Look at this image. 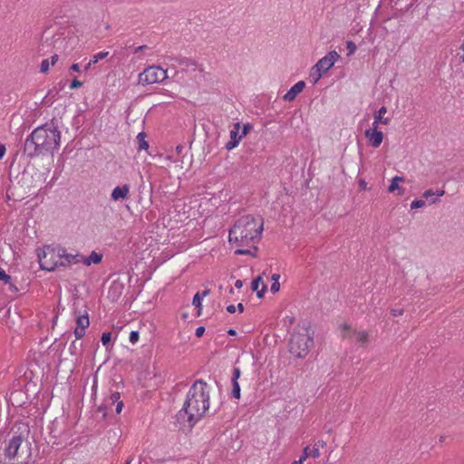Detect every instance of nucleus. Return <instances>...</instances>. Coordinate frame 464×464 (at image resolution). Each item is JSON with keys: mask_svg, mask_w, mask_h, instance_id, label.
Here are the masks:
<instances>
[{"mask_svg": "<svg viewBox=\"0 0 464 464\" xmlns=\"http://www.w3.org/2000/svg\"><path fill=\"white\" fill-rule=\"evenodd\" d=\"M209 409V392L207 382L202 379L196 380L189 388L182 409L177 413V421H188L192 428Z\"/></svg>", "mask_w": 464, "mask_h": 464, "instance_id": "f257e3e1", "label": "nucleus"}, {"mask_svg": "<svg viewBox=\"0 0 464 464\" xmlns=\"http://www.w3.org/2000/svg\"><path fill=\"white\" fill-rule=\"evenodd\" d=\"M32 139H35L38 146L46 154H53L60 146L61 132L58 129L57 120L53 118L32 131Z\"/></svg>", "mask_w": 464, "mask_h": 464, "instance_id": "f03ea898", "label": "nucleus"}, {"mask_svg": "<svg viewBox=\"0 0 464 464\" xmlns=\"http://www.w3.org/2000/svg\"><path fill=\"white\" fill-rule=\"evenodd\" d=\"M263 231V219L251 215L243 216L236 221L231 228V235L237 238L246 239V244L259 240Z\"/></svg>", "mask_w": 464, "mask_h": 464, "instance_id": "7ed1b4c3", "label": "nucleus"}, {"mask_svg": "<svg viewBox=\"0 0 464 464\" xmlns=\"http://www.w3.org/2000/svg\"><path fill=\"white\" fill-rule=\"evenodd\" d=\"M59 246H44L43 249H37L40 268L46 271H53L56 267L65 266V263L58 258Z\"/></svg>", "mask_w": 464, "mask_h": 464, "instance_id": "20e7f679", "label": "nucleus"}, {"mask_svg": "<svg viewBox=\"0 0 464 464\" xmlns=\"http://www.w3.org/2000/svg\"><path fill=\"white\" fill-rule=\"evenodd\" d=\"M314 340L304 334H293L289 340V352L297 358H304L309 352Z\"/></svg>", "mask_w": 464, "mask_h": 464, "instance_id": "39448f33", "label": "nucleus"}, {"mask_svg": "<svg viewBox=\"0 0 464 464\" xmlns=\"http://www.w3.org/2000/svg\"><path fill=\"white\" fill-rule=\"evenodd\" d=\"M109 278L112 279V282L109 287L107 297L115 303L121 298L124 290L125 281L130 280V276L126 273H113L110 275Z\"/></svg>", "mask_w": 464, "mask_h": 464, "instance_id": "423d86ee", "label": "nucleus"}, {"mask_svg": "<svg viewBox=\"0 0 464 464\" xmlns=\"http://www.w3.org/2000/svg\"><path fill=\"white\" fill-rule=\"evenodd\" d=\"M167 78V71L160 66H149L139 74V83L142 85L160 82Z\"/></svg>", "mask_w": 464, "mask_h": 464, "instance_id": "0eeeda50", "label": "nucleus"}, {"mask_svg": "<svg viewBox=\"0 0 464 464\" xmlns=\"http://www.w3.org/2000/svg\"><path fill=\"white\" fill-rule=\"evenodd\" d=\"M38 173L34 167H27L18 173L13 179L12 173H9V179L11 182H15L20 185L22 188H35L36 180L35 176Z\"/></svg>", "mask_w": 464, "mask_h": 464, "instance_id": "6e6552de", "label": "nucleus"}, {"mask_svg": "<svg viewBox=\"0 0 464 464\" xmlns=\"http://www.w3.org/2000/svg\"><path fill=\"white\" fill-rule=\"evenodd\" d=\"M340 58L336 51L329 52L324 57L321 58L313 67L311 71L318 72L319 77L326 73Z\"/></svg>", "mask_w": 464, "mask_h": 464, "instance_id": "1a4fd4ad", "label": "nucleus"}, {"mask_svg": "<svg viewBox=\"0 0 464 464\" xmlns=\"http://www.w3.org/2000/svg\"><path fill=\"white\" fill-rule=\"evenodd\" d=\"M24 438L22 434L14 436L5 449V456L9 459H14L18 456V450L23 446Z\"/></svg>", "mask_w": 464, "mask_h": 464, "instance_id": "9d476101", "label": "nucleus"}, {"mask_svg": "<svg viewBox=\"0 0 464 464\" xmlns=\"http://www.w3.org/2000/svg\"><path fill=\"white\" fill-rule=\"evenodd\" d=\"M24 153L29 158L44 155L35 139H32V133L26 138L24 145Z\"/></svg>", "mask_w": 464, "mask_h": 464, "instance_id": "9b49d317", "label": "nucleus"}, {"mask_svg": "<svg viewBox=\"0 0 464 464\" xmlns=\"http://www.w3.org/2000/svg\"><path fill=\"white\" fill-rule=\"evenodd\" d=\"M77 327L74 329V335L76 339H81L85 334V329L90 325V320L88 313L85 312L84 314H80L76 318Z\"/></svg>", "mask_w": 464, "mask_h": 464, "instance_id": "f8f14e48", "label": "nucleus"}, {"mask_svg": "<svg viewBox=\"0 0 464 464\" xmlns=\"http://www.w3.org/2000/svg\"><path fill=\"white\" fill-rule=\"evenodd\" d=\"M241 129L240 122H236L233 125V129L230 130V140L226 143L225 148L227 150H231L238 146L240 140H242L241 134H239V130Z\"/></svg>", "mask_w": 464, "mask_h": 464, "instance_id": "ddd939ff", "label": "nucleus"}, {"mask_svg": "<svg viewBox=\"0 0 464 464\" xmlns=\"http://www.w3.org/2000/svg\"><path fill=\"white\" fill-rule=\"evenodd\" d=\"M364 135L369 139V142L373 148H378L383 140L382 131L378 130L374 126L365 130Z\"/></svg>", "mask_w": 464, "mask_h": 464, "instance_id": "4468645a", "label": "nucleus"}, {"mask_svg": "<svg viewBox=\"0 0 464 464\" xmlns=\"http://www.w3.org/2000/svg\"><path fill=\"white\" fill-rule=\"evenodd\" d=\"M263 275H266V272L257 276L251 282V289L252 291L256 292V296L258 298H263L267 290V285L263 283Z\"/></svg>", "mask_w": 464, "mask_h": 464, "instance_id": "2eb2a0df", "label": "nucleus"}, {"mask_svg": "<svg viewBox=\"0 0 464 464\" xmlns=\"http://www.w3.org/2000/svg\"><path fill=\"white\" fill-rule=\"evenodd\" d=\"M305 88V82L304 81L297 82L293 85L290 90L283 96V100L286 102H293L295 100L297 95L303 92Z\"/></svg>", "mask_w": 464, "mask_h": 464, "instance_id": "dca6fc26", "label": "nucleus"}, {"mask_svg": "<svg viewBox=\"0 0 464 464\" xmlns=\"http://www.w3.org/2000/svg\"><path fill=\"white\" fill-rule=\"evenodd\" d=\"M130 193V185L124 184L113 188L111 194V198L113 201L125 200L128 198Z\"/></svg>", "mask_w": 464, "mask_h": 464, "instance_id": "f3484780", "label": "nucleus"}, {"mask_svg": "<svg viewBox=\"0 0 464 464\" xmlns=\"http://www.w3.org/2000/svg\"><path fill=\"white\" fill-rule=\"evenodd\" d=\"M58 258L59 259L64 258L65 261H63V262L65 263V266H66V265L72 264V263L78 264V263L82 262V256L79 253H77L75 255L67 254L66 249L64 247L58 246Z\"/></svg>", "mask_w": 464, "mask_h": 464, "instance_id": "a211bd4d", "label": "nucleus"}, {"mask_svg": "<svg viewBox=\"0 0 464 464\" xmlns=\"http://www.w3.org/2000/svg\"><path fill=\"white\" fill-rule=\"evenodd\" d=\"M387 109L385 106H382L378 111H376L373 114L374 121L373 126L374 128L378 127V124H389L390 119L389 118H383V115L386 113Z\"/></svg>", "mask_w": 464, "mask_h": 464, "instance_id": "6ab92c4d", "label": "nucleus"}, {"mask_svg": "<svg viewBox=\"0 0 464 464\" xmlns=\"http://www.w3.org/2000/svg\"><path fill=\"white\" fill-rule=\"evenodd\" d=\"M404 177L402 176H395L392 179L391 184L388 187V192L392 193L394 191H398V195L401 196L404 193V188L399 186V182L404 181Z\"/></svg>", "mask_w": 464, "mask_h": 464, "instance_id": "aec40b11", "label": "nucleus"}, {"mask_svg": "<svg viewBox=\"0 0 464 464\" xmlns=\"http://www.w3.org/2000/svg\"><path fill=\"white\" fill-rule=\"evenodd\" d=\"M102 256H103L102 253L92 251L88 256H82V262L87 266H91L92 264L98 265L102 262Z\"/></svg>", "mask_w": 464, "mask_h": 464, "instance_id": "412c9836", "label": "nucleus"}, {"mask_svg": "<svg viewBox=\"0 0 464 464\" xmlns=\"http://www.w3.org/2000/svg\"><path fill=\"white\" fill-rule=\"evenodd\" d=\"M109 54V52H101L92 56V59L89 61V63L84 66L83 71H88L92 64L97 63L100 60L106 58Z\"/></svg>", "mask_w": 464, "mask_h": 464, "instance_id": "4be33fe9", "label": "nucleus"}, {"mask_svg": "<svg viewBox=\"0 0 464 464\" xmlns=\"http://www.w3.org/2000/svg\"><path fill=\"white\" fill-rule=\"evenodd\" d=\"M147 134L144 131L140 132L137 135L138 140V150H148L150 148L149 142L145 140Z\"/></svg>", "mask_w": 464, "mask_h": 464, "instance_id": "5701e85b", "label": "nucleus"}, {"mask_svg": "<svg viewBox=\"0 0 464 464\" xmlns=\"http://www.w3.org/2000/svg\"><path fill=\"white\" fill-rule=\"evenodd\" d=\"M176 62L182 66L188 67V66H194L195 69L198 67V63L195 60L187 58V57H177L175 58Z\"/></svg>", "mask_w": 464, "mask_h": 464, "instance_id": "b1692460", "label": "nucleus"}, {"mask_svg": "<svg viewBox=\"0 0 464 464\" xmlns=\"http://www.w3.org/2000/svg\"><path fill=\"white\" fill-rule=\"evenodd\" d=\"M202 296L197 292L193 297L192 304L197 308V315L199 316L202 312Z\"/></svg>", "mask_w": 464, "mask_h": 464, "instance_id": "393cba45", "label": "nucleus"}, {"mask_svg": "<svg viewBox=\"0 0 464 464\" xmlns=\"http://www.w3.org/2000/svg\"><path fill=\"white\" fill-rule=\"evenodd\" d=\"M257 251H258V247L256 246H253V250H250V249H237L235 251V254L236 255H240V256L249 255V256H252L256 257Z\"/></svg>", "mask_w": 464, "mask_h": 464, "instance_id": "a878e982", "label": "nucleus"}, {"mask_svg": "<svg viewBox=\"0 0 464 464\" xmlns=\"http://www.w3.org/2000/svg\"><path fill=\"white\" fill-rule=\"evenodd\" d=\"M422 197L426 199H430V204H435L439 201V198L436 197L435 192L432 189L424 191Z\"/></svg>", "mask_w": 464, "mask_h": 464, "instance_id": "bb28decb", "label": "nucleus"}, {"mask_svg": "<svg viewBox=\"0 0 464 464\" xmlns=\"http://www.w3.org/2000/svg\"><path fill=\"white\" fill-rule=\"evenodd\" d=\"M232 382V390H231V396L234 399H239L240 398V386L238 383V381L231 382Z\"/></svg>", "mask_w": 464, "mask_h": 464, "instance_id": "cd10ccee", "label": "nucleus"}, {"mask_svg": "<svg viewBox=\"0 0 464 464\" xmlns=\"http://www.w3.org/2000/svg\"><path fill=\"white\" fill-rule=\"evenodd\" d=\"M82 343H78L75 341H72L70 344L69 351L72 355H76L82 351Z\"/></svg>", "mask_w": 464, "mask_h": 464, "instance_id": "c85d7f7f", "label": "nucleus"}, {"mask_svg": "<svg viewBox=\"0 0 464 464\" xmlns=\"http://www.w3.org/2000/svg\"><path fill=\"white\" fill-rule=\"evenodd\" d=\"M111 337H112V334H111V332H104V333H102V338H101L102 343L104 346L108 347L111 344Z\"/></svg>", "mask_w": 464, "mask_h": 464, "instance_id": "c756f323", "label": "nucleus"}, {"mask_svg": "<svg viewBox=\"0 0 464 464\" xmlns=\"http://www.w3.org/2000/svg\"><path fill=\"white\" fill-rule=\"evenodd\" d=\"M228 240H229L230 243L231 242H235L238 246H248V244H246V239H245V238L241 239L237 236V238H235V237L231 235V229L229 230Z\"/></svg>", "mask_w": 464, "mask_h": 464, "instance_id": "7c9ffc66", "label": "nucleus"}, {"mask_svg": "<svg viewBox=\"0 0 464 464\" xmlns=\"http://www.w3.org/2000/svg\"><path fill=\"white\" fill-rule=\"evenodd\" d=\"M308 450H310V447L306 446L304 450L303 454L300 457L298 460L294 461L292 464H303V461L305 460L308 458Z\"/></svg>", "mask_w": 464, "mask_h": 464, "instance_id": "2f4dec72", "label": "nucleus"}, {"mask_svg": "<svg viewBox=\"0 0 464 464\" xmlns=\"http://www.w3.org/2000/svg\"><path fill=\"white\" fill-rule=\"evenodd\" d=\"M11 280L12 277L3 268H0V281H3L5 284H10Z\"/></svg>", "mask_w": 464, "mask_h": 464, "instance_id": "473e14b6", "label": "nucleus"}, {"mask_svg": "<svg viewBox=\"0 0 464 464\" xmlns=\"http://www.w3.org/2000/svg\"><path fill=\"white\" fill-rule=\"evenodd\" d=\"M425 206V201L422 199H415L411 204V209H417Z\"/></svg>", "mask_w": 464, "mask_h": 464, "instance_id": "72a5a7b5", "label": "nucleus"}, {"mask_svg": "<svg viewBox=\"0 0 464 464\" xmlns=\"http://www.w3.org/2000/svg\"><path fill=\"white\" fill-rule=\"evenodd\" d=\"M357 341L362 344L367 343V341H368L367 334L365 332L357 333Z\"/></svg>", "mask_w": 464, "mask_h": 464, "instance_id": "f704fd0d", "label": "nucleus"}, {"mask_svg": "<svg viewBox=\"0 0 464 464\" xmlns=\"http://www.w3.org/2000/svg\"><path fill=\"white\" fill-rule=\"evenodd\" d=\"M50 63L48 59L43 60L40 65V72L46 73L49 71Z\"/></svg>", "mask_w": 464, "mask_h": 464, "instance_id": "c9c22d12", "label": "nucleus"}, {"mask_svg": "<svg viewBox=\"0 0 464 464\" xmlns=\"http://www.w3.org/2000/svg\"><path fill=\"white\" fill-rule=\"evenodd\" d=\"M346 48L348 50V55L353 54L356 51V44L353 41L346 42Z\"/></svg>", "mask_w": 464, "mask_h": 464, "instance_id": "e433bc0d", "label": "nucleus"}, {"mask_svg": "<svg viewBox=\"0 0 464 464\" xmlns=\"http://www.w3.org/2000/svg\"><path fill=\"white\" fill-rule=\"evenodd\" d=\"M82 84H83V82L82 81L78 80L77 78H73L70 83V88L72 90H75V89L82 87Z\"/></svg>", "mask_w": 464, "mask_h": 464, "instance_id": "4c0bfd02", "label": "nucleus"}, {"mask_svg": "<svg viewBox=\"0 0 464 464\" xmlns=\"http://www.w3.org/2000/svg\"><path fill=\"white\" fill-rule=\"evenodd\" d=\"M252 128H253V126L250 123L243 124L242 130H241V136L246 137L250 132Z\"/></svg>", "mask_w": 464, "mask_h": 464, "instance_id": "58836bf2", "label": "nucleus"}, {"mask_svg": "<svg viewBox=\"0 0 464 464\" xmlns=\"http://www.w3.org/2000/svg\"><path fill=\"white\" fill-rule=\"evenodd\" d=\"M241 376V371L239 368H237L235 367L233 369V372H232V377H231V382H236V381H238V379L240 378Z\"/></svg>", "mask_w": 464, "mask_h": 464, "instance_id": "ea45409f", "label": "nucleus"}, {"mask_svg": "<svg viewBox=\"0 0 464 464\" xmlns=\"http://www.w3.org/2000/svg\"><path fill=\"white\" fill-rule=\"evenodd\" d=\"M140 334L138 331H131L130 334V342L135 343L138 342Z\"/></svg>", "mask_w": 464, "mask_h": 464, "instance_id": "a19ab883", "label": "nucleus"}, {"mask_svg": "<svg viewBox=\"0 0 464 464\" xmlns=\"http://www.w3.org/2000/svg\"><path fill=\"white\" fill-rule=\"evenodd\" d=\"M120 398H121L120 392H115L111 393V404H114L115 402L121 401Z\"/></svg>", "mask_w": 464, "mask_h": 464, "instance_id": "79ce46f5", "label": "nucleus"}, {"mask_svg": "<svg viewBox=\"0 0 464 464\" xmlns=\"http://www.w3.org/2000/svg\"><path fill=\"white\" fill-rule=\"evenodd\" d=\"M280 289V284L279 282H272V285H271V287H270V291L273 293V294H276L279 291Z\"/></svg>", "mask_w": 464, "mask_h": 464, "instance_id": "37998d69", "label": "nucleus"}, {"mask_svg": "<svg viewBox=\"0 0 464 464\" xmlns=\"http://www.w3.org/2000/svg\"><path fill=\"white\" fill-rule=\"evenodd\" d=\"M308 457L317 458L319 457V450L318 448H313L308 450Z\"/></svg>", "mask_w": 464, "mask_h": 464, "instance_id": "c03bdc74", "label": "nucleus"}, {"mask_svg": "<svg viewBox=\"0 0 464 464\" xmlns=\"http://www.w3.org/2000/svg\"><path fill=\"white\" fill-rule=\"evenodd\" d=\"M107 406L105 405H101L98 409H97V411L98 412H101L102 415V419H105L106 418V415H107Z\"/></svg>", "mask_w": 464, "mask_h": 464, "instance_id": "a18cd8bd", "label": "nucleus"}, {"mask_svg": "<svg viewBox=\"0 0 464 464\" xmlns=\"http://www.w3.org/2000/svg\"><path fill=\"white\" fill-rule=\"evenodd\" d=\"M404 313V310L402 308H392L391 310V314L393 315V316H399V315H402Z\"/></svg>", "mask_w": 464, "mask_h": 464, "instance_id": "49530a36", "label": "nucleus"}, {"mask_svg": "<svg viewBox=\"0 0 464 464\" xmlns=\"http://www.w3.org/2000/svg\"><path fill=\"white\" fill-rule=\"evenodd\" d=\"M205 327L204 326H199L196 329V332H195V334L197 337H202L204 333H205Z\"/></svg>", "mask_w": 464, "mask_h": 464, "instance_id": "de8ad7c7", "label": "nucleus"}, {"mask_svg": "<svg viewBox=\"0 0 464 464\" xmlns=\"http://www.w3.org/2000/svg\"><path fill=\"white\" fill-rule=\"evenodd\" d=\"M69 72H81L80 65L78 63H72L71 65V67L69 68Z\"/></svg>", "mask_w": 464, "mask_h": 464, "instance_id": "09e8293b", "label": "nucleus"}, {"mask_svg": "<svg viewBox=\"0 0 464 464\" xmlns=\"http://www.w3.org/2000/svg\"><path fill=\"white\" fill-rule=\"evenodd\" d=\"M6 152V148L5 144L0 143V160H2Z\"/></svg>", "mask_w": 464, "mask_h": 464, "instance_id": "8fccbe9b", "label": "nucleus"}, {"mask_svg": "<svg viewBox=\"0 0 464 464\" xmlns=\"http://www.w3.org/2000/svg\"><path fill=\"white\" fill-rule=\"evenodd\" d=\"M311 76L314 78V83H316L321 78V77H319L318 72H316V71H312Z\"/></svg>", "mask_w": 464, "mask_h": 464, "instance_id": "3c124183", "label": "nucleus"}, {"mask_svg": "<svg viewBox=\"0 0 464 464\" xmlns=\"http://www.w3.org/2000/svg\"><path fill=\"white\" fill-rule=\"evenodd\" d=\"M358 183H359V188L361 190L366 189L367 183L364 179H360Z\"/></svg>", "mask_w": 464, "mask_h": 464, "instance_id": "603ef678", "label": "nucleus"}, {"mask_svg": "<svg viewBox=\"0 0 464 464\" xmlns=\"http://www.w3.org/2000/svg\"><path fill=\"white\" fill-rule=\"evenodd\" d=\"M122 408H123V401H118L117 405H116V412L118 414H120L121 412V411H122Z\"/></svg>", "mask_w": 464, "mask_h": 464, "instance_id": "864d4df0", "label": "nucleus"}, {"mask_svg": "<svg viewBox=\"0 0 464 464\" xmlns=\"http://www.w3.org/2000/svg\"><path fill=\"white\" fill-rule=\"evenodd\" d=\"M226 310L229 314H234L236 312V306L234 304H229L227 306Z\"/></svg>", "mask_w": 464, "mask_h": 464, "instance_id": "5fc2aeb1", "label": "nucleus"}, {"mask_svg": "<svg viewBox=\"0 0 464 464\" xmlns=\"http://www.w3.org/2000/svg\"><path fill=\"white\" fill-rule=\"evenodd\" d=\"M413 5V1H411L409 4H406L404 6L401 5L400 8L401 10L405 9L409 10Z\"/></svg>", "mask_w": 464, "mask_h": 464, "instance_id": "6e6d98bb", "label": "nucleus"}, {"mask_svg": "<svg viewBox=\"0 0 464 464\" xmlns=\"http://www.w3.org/2000/svg\"><path fill=\"white\" fill-rule=\"evenodd\" d=\"M58 59H59L58 54H53L51 57V64L53 66L57 63Z\"/></svg>", "mask_w": 464, "mask_h": 464, "instance_id": "4d7b16f0", "label": "nucleus"}, {"mask_svg": "<svg viewBox=\"0 0 464 464\" xmlns=\"http://www.w3.org/2000/svg\"><path fill=\"white\" fill-rule=\"evenodd\" d=\"M238 310L239 313H243L244 312V304L242 303H239L237 306H236V310Z\"/></svg>", "mask_w": 464, "mask_h": 464, "instance_id": "13d9d810", "label": "nucleus"}, {"mask_svg": "<svg viewBox=\"0 0 464 464\" xmlns=\"http://www.w3.org/2000/svg\"><path fill=\"white\" fill-rule=\"evenodd\" d=\"M280 275L279 274H274L272 275L271 280L273 282H279Z\"/></svg>", "mask_w": 464, "mask_h": 464, "instance_id": "bf43d9fd", "label": "nucleus"}, {"mask_svg": "<svg viewBox=\"0 0 464 464\" xmlns=\"http://www.w3.org/2000/svg\"><path fill=\"white\" fill-rule=\"evenodd\" d=\"M235 286L237 288V289H240L242 286H243V281L238 279L236 281L235 283Z\"/></svg>", "mask_w": 464, "mask_h": 464, "instance_id": "052dcab7", "label": "nucleus"}, {"mask_svg": "<svg viewBox=\"0 0 464 464\" xmlns=\"http://www.w3.org/2000/svg\"><path fill=\"white\" fill-rule=\"evenodd\" d=\"M183 150H184V146H182V145H178V146L176 147V152H177L178 154H181Z\"/></svg>", "mask_w": 464, "mask_h": 464, "instance_id": "680f3d73", "label": "nucleus"}, {"mask_svg": "<svg viewBox=\"0 0 464 464\" xmlns=\"http://www.w3.org/2000/svg\"><path fill=\"white\" fill-rule=\"evenodd\" d=\"M210 293V290L209 289H206L204 290L202 293L199 292V295L202 296V298L206 297L207 295H208Z\"/></svg>", "mask_w": 464, "mask_h": 464, "instance_id": "e2e57ef3", "label": "nucleus"}, {"mask_svg": "<svg viewBox=\"0 0 464 464\" xmlns=\"http://www.w3.org/2000/svg\"><path fill=\"white\" fill-rule=\"evenodd\" d=\"M444 194H445V190H443V189H438V190L435 192V195H436V197H437V198L441 197V196H443Z\"/></svg>", "mask_w": 464, "mask_h": 464, "instance_id": "0e129e2a", "label": "nucleus"}, {"mask_svg": "<svg viewBox=\"0 0 464 464\" xmlns=\"http://www.w3.org/2000/svg\"><path fill=\"white\" fill-rule=\"evenodd\" d=\"M227 334L230 335V336H236L237 335V332L235 329L233 328H230L227 330Z\"/></svg>", "mask_w": 464, "mask_h": 464, "instance_id": "69168bd1", "label": "nucleus"}, {"mask_svg": "<svg viewBox=\"0 0 464 464\" xmlns=\"http://www.w3.org/2000/svg\"><path fill=\"white\" fill-rule=\"evenodd\" d=\"M146 48H147V45H140L135 49V53H137L139 52H141V51L145 50Z\"/></svg>", "mask_w": 464, "mask_h": 464, "instance_id": "338daca9", "label": "nucleus"}, {"mask_svg": "<svg viewBox=\"0 0 464 464\" xmlns=\"http://www.w3.org/2000/svg\"><path fill=\"white\" fill-rule=\"evenodd\" d=\"M343 330L350 331L351 330V325L348 324H343Z\"/></svg>", "mask_w": 464, "mask_h": 464, "instance_id": "774afa93", "label": "nucleus"}]
</instances>
